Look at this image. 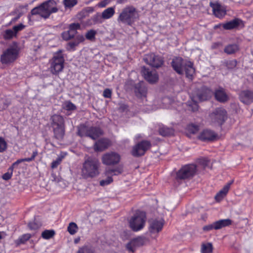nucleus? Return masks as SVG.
<instances>
[{"label":"nucleus","instance_id":"obj_24","mask_svg":"<svg viewBox=\"0 0 253 253\" xmlns=\"http://www.w3.org/2000/svg\"><path fill=\"white\" fill-rule=\"evenodd\" d=\"M214 96L216 99L221 102H224L228 99V95L225 90L221 87H219L215 90Z\"/></svg>","mask_w":253,"mask_h":253},{"label":"nucleus","instance_id":"obj_11","mask_svg":"<svg viewBox=\"0 0 253 253\" xmlns=\"http://www.w3.org/2000/svg\"><path fill=\"white\" fill-rule=\"evenodd\" d=\"M196 167L195 165H188L182 167L177 173L178 179H185L192 176L195 173Z\"/></svg>","mask_w":253,"mask_h":253},{"label":"nucleus","instance_id":"obj_9","mask_svg":"<svg viewBox=\"0 0 253 253\" xmlns=\"http://www.w3.org/2000/svg\"><path fill=\"white\" fill-rule=\"evenodd\" d=\"M211 95V91L209 89H206L200 92L192 99L191 102H188L189 109L193 112L196 111L198 109V105L197 103V100L200 101H203L207 100Z\"/></svg>","mask_w":253,"mask_h":253},{"label":"nucleus","instance_id":"obj_56","mask_svg":"<svg viewBox=\"0 0 253 253\" xmlns=\"http://www.w3.org/2000/svg\"><path fill=\"white\" fill-rule=\"evenodd\" d=\"M12 176V173L6 172L2 175V178L4 180H9Z\"/></svg>","mask_w":253,"mask_h":253},{"label":"nucleus","instance_id":"obj_57","mask_svg":"<svg viewBox=\"0 0 253 253\" xmlns=\"http://www.w3.org/2000/svg\"><path fill=\"white\" fill-rule=\"evenodd\" d=\"M23 162V159H19L17 160L15 162H14L11 167V169H13L14 168L17 166L18 164Z\"/></svg>","mask_w":253,"mask_h":253},{"label":"nucleus","instance_id":"obj_40","mask_svg":"<svg viewBox=\"0 0 253 253\" xmlns=\"http://www.w3.org/2000/svg\"><path fill=\"white\" fill-rule=\"evenodd\" d=\"M96 34L97 32L95 30L91 29L87 32L85 36L87 40L93 41L95 39Z\"/></svg>","mask_w":253,"mask_h":253},{"label":"nucleus","instance_id":"obj_48","mask_svg":"<svg viewBox=\"0 0 253 253\" xmlns=\"http://www.w3.org/2000/svg\"><path fill=\"white\" fill-rule=\"evenodd\" d=\"M28 227L31 230H36L40 227V225L36 222L32 221L29 223Z\"/></svg>","mask_w":253,"mask_h":253},{"label":"nucleus","instance_id":"obj_32","mask_svg":"<svg viewBox=\"0 0 253 253\" xmlns=\"http://www.w3.org/2000/svg\"><path fill=\"white\" fill-rule=\"evenodd\" d=\"M239 49V47L237 44H231L226 46L224 48V51L227 54H232Z\"/></svg>","mask_w":253,"mask_h":253},{"label":"nucleus","instance_id":"obj_6","mask_svg":"<svg viewBox=\"0 0 253 253\" xmlns=\"http://www.w3.org/2000/svg\"><path fill=\"white\" fill-rule=\"evenodd\" d=\"M138 14L136 9L132 6H128L124 8L120 14L118 21L131 25L137 17Z\"/></svg>","mask_w":253,"mask_h":253},{"label":"nucleus","instance_id":"obj_43","mask_svg":"<svg viewBox=\"0 0 253 253\" xmlns=\"http://www.w3.org/2000/svg\"><path fill=\"white\" fill-rule=\"evenodd\" d=\"M93 21L95 23H102L103 22L104 19L102 17V14H97L93 16L92 18Z\"/></svg>","mask_w":253,"mask_h":253},{"label":"nucleus","instance_id":"obj_62","mask_svg":"<svg viewBox=\"0 0 253 253\" xmlns=\"http://www.w3.org/2000/svg\"><path fill=\"white\" fill-rule=\"evenodd\" d=\"M78 242H79V239H78V240L76 239V240H75V242L76 243H78Z\"/></svg>","mask_w":253,"mask_h":253},{"label":"nucleus","instance_id":"obj_21","mask_svg":"<svg viewBox=\"0 0 253 253\" xmlns=\"http://www.w3.org/2000/svg\"><path fill=\"white\" fill-rule=\"evenodd\" d=\"M164 222L163 220H153L150 221L149 230L150 232L158 233L163 228Z\"/></svg>","mask_w":253,"mask_h":253},{"label":"nucleus","instance_id":"obj_47","mask_svg":"<svg viewBox=\"0 0 253 253\" xmlns=\"http://www.w3.org/2000/svg\"><path fill=\"white\" fill-rule=\"evenodd\" d=\"M31 238V235L30 234H26L22 235L19 240L21 243H24L25 242L28 241Z\"/></svg>","mask_w":253,"mask_h":253},{"label":"nucleus","instance_id":"obj_39","mask_svg":"<svg viewBox=\"0 0 253 253\" xmlns=\"http://www.w3.org/2000/svg\"><path fill=\"white\" fill-rule=\"evenodd\" d=\"M75 33L70 30L65 31L62 33V37L64 40L68 41L74 37Z\"/></svg>","mask_w":253,"mask_h":253},{"label":"nucleus","instance_id":"obj_2","mask_svg":"<svg viewBox=\"0 0 253 253\" xmlns=\"http://www.w3.org/2000/svg\"><path fill=\"white\" fill-rule=\"evenodd\" d=\"M173 69L179 74H185L186 77L192 79L195 73L193 63L190 61H184L181 57H176L171 63Z\"/></svg>","mask_w":253,"mask_h":253},{"label":"nucleus","instance_id":"obj_52","mask_svg":"<svg viewBox=\"0 0 253 253\" xmlns=\"http://www.w3.org/2000/svg\"><path fill=\"white\" fill-rule=\"evenodd\" d=\"M103 95L105 98H110L111 97L112 91L110 89L106 88L104 90Z\"/></svg>","mask_w":253,"mask_h":253},{"label":"nucleus","instance_id":"obj_60","mask_svg":"<svg viewBox=\"0 0 253 253\" xmlns=\"http://www.w3.org/2000/svg\"><path fill=\"white\" fill-rule=\"evenodd\" d=\"M127 1V0H118L117 3H123L126 2Z\"/></svg>","mask_w":253,"mask_h":253},{"label":"nucleus","instance_id":"obj_50","mask_svg":"<svg viewBox=\"0 0 253 253\" xmlns=\"http://www.w3.org/2000/svg\"><path fill=\"white\" fill-rule=\"evenodd\" d=\"M78 253H93L92 251L86 247H84L79 250Z\"/></svg>","mask_w":253,"mask_h":253},{"label":"nucleus","instance_id":"obj_22","mask_svg":"<svg viewBox=\"0 0 253 253\" xmlns=\"http://www.w3.org/2000/svg\"><path fill=\"white\" fill-rule=\"evenodd\" d=\"M110 145V140L108 139L103 138L95 142L94 148L96 151H102L107 148Z\"/></svg>","mask_w":253,"mask_h":253},{"label":"nucleus","instance_id":"obj_8","mask_svg":"<svg viewBox=\"0 0 253 253\" xmlns=\"http://www.w3.org/2000/svg\"><path fill=\"white\" fill-rule=\"evenodd\" d=\"M227 118V113L225 109L218 108L209 115L210 123L214 126H221Z\"/></svg>","mask_w":253,"mask_h":253},{"label":"nucleus","instance_id":"obj_61","mask_svg":"<svg viewBox=\"0 0 253 253\" xmlns=\"http://www.w3.org/2000/svg\"><path fill=\"white\" fill-rule=\"evenodd\" d=\"M18 19V17H16L12 19L11 22L16 21Z\"/></svg>","mask_w":253,"mask_h":253},{"label":"nucleus","instance_id":"obj_1","mask_svg":"<svg viewBox=\"0 0 253 253\" xmlns=\"http://www.w3.org/2000/svg\"><path fill=\"white\" fill-rule=\"evenodd\" d=\"M20 47L17 42H13L0 55V61L3 65H10L14 63L19 57Z\"/></svg>","mask_w":253,"mask_h":253},{"label":"nucleus","instance_id":"obj_37","mask_svg":"<svg viewBox=\"0 0 253 253\" xmlns=\"http://www.w3.org/2000/svg\"><path fill=\"white\" fill-rule=\"evenodd\" d=\"M64 158V155L62 154H61L59 156H58V158L55 161H53L52 162L51 165V168L52 169L56 168L58 166V165H59L61 164Z\"/></svg>","mask_w":253,"mask_h":253},{"label":"nucleus","instance_id":"obj_44","mask_svg":"<svg viewBox=\"0 0 253 253\" xmlns=\"http://www.w3.org/2000/svg\"><path fill=\"white\" fill-rule=\"evenodd\" d=\"M171 130L167 127H163L160 128L159 132L162 136L169 135L170 133Z\"/></svg>","mask_w":253,"mask_h":253},{"label":"nucleus","instance_id":"obj_38","mask_svg":"<svg viewBox=\"0 0 253 253\" xmlns=\"http://www.w3.org/2000/svg\"><path fill=\"white\" fill-rule=\"evenodd\" d=\"M63 108L68 111L74 110L76 109V106L70 101L65 102L63 104Z\"/></svg>","mask_w":253,"mask_h":253},{"label":"nucleus","instance_id":"obj_35","mask_svg":"<svg viewBox=\"0 0 253 253\" xmlns=\"http://www.w3.org/2000/svg\"><path fill=\"white\" fill-rule=\"evenodd\" d=\"M55 235V231L53 230H45L42 232V237L44 239H49Z\"/></svg>","mask_w":253,"mask_h":253},{"label":"nucleus","instance_id":"obj_27","mask_svg":"<svg viewBox=\"0 0 253 253\" xmlns=\"http://www.w3.org/2000/svg\"><path fill=\"white\" fill-rule=\"evenodd\" d=\"M103 134L101 129L97 126H90L89 137L92 139H96Z\"/></svg>","mask_w":253,"mask_h":253},{"label":"nucleus","instance_id":"obj_42","mask_svg":"<svg viewBox=\"0 0 253 253\" xmlns=\"http://www.w3.org/2000/svg\"><path fill=\"white\" fill-rule=\"evenodd\" d=\"M199 129V127L198 125L191 124L187 126V130L192 133H196Z\"/></svg>","mask_w":253,"mask_h":253},{"label":"nucleus","instance_id":"obj_12","mask_svg":"<svg viewBox=\"0 0 253 253\" xmlns=\"http://www.w3.org/2000/svg\"><path fill=\"white\" fill-rule=\"evenodd\" d=\"M151 144L148 141H142L135 145L132 148L131 154L134 157L143 155L150 147Z\"/></svg>","mask_w":253,"mask_h":253},{"label":"nucleus","instance_id":"obj_63","mask_svg":"<svg viewBox=\"0 0 253 253\" xmlns=\"http://www.w3.org/2000/svg\"><path fill=\"white\" fill-rule=\"evenodd\" d=\"M233 62H234V65H235L236 61H233Z\"/></svg>","mask_w":253,"mask_h":253},{"label":"nucleus","instance_id":"obj_3","mask_svg":"<svg viewBox=\"0 0 253 253\" xmlns=\"http://www.w3.org/2000/svg\"><path fill=\"white\" fill-rule=\"evenodd\" d=\"M57 11L56 1L54 0H49L42 3L39 6L34 8L31 13L32 15L38 14L46 19L51 13H55Z\"/></svg>","mask_w":253,"mask_h":253},{"label":"nucleus","instance_id":"obj_59","mask_svg":"<svg viewBox=\"0 0 253 253\" xmlns=\"http://www.w3.org/2000/svg\"><path fill=\"white\" fill-rule=\"evenodd\" d=\"M5 236V234L4 232H0V240L3 238Z\"/></svg>","mask_w":253,"mask_h":253},{"label":"nucleus","instance_id":"obj_45","mask_svg":"<svg viewBox=\"0 0 253 253\" xmlns=\"http://www.w3.org/2000/svg\"><path fill=\"white\" fill-rule=\"evenodd\" d=\"M78 45L79 44H78V42H77L76 41L74 40V41L69 42L67 44V48L68 50H74L75 47L78 46Z\"/></svg>","mask_w":253,"mask_h":253},{"label":"nucleus","instance_id":"obj_54","mask_svg":"<svg viewBox=\"0 0 253 253\" xmlns=\"http://www.w3.org/2000/svg\"><path fill=\"white\" fill-rule=\"evenodd\" d=\"M85 39L83 35H78L76 37L75 40L77 42H78V44H79L80 43L83 42H84Z\"/></svg>","mask_w":253,"mask_h":253},{"label":"nucleus","instance_id":"obj_13","mask_svg":"<svg viewBox=\"0 0 253 253\" xmlns=\"http://www.w3.org/2000/svg\"><path fill=\"white\" fill-rule=\"evenodd\" d=\"M144 60L147 64L156 68L161 67L164 62L161 56L155 55L153 53L146 55Z\"/></svg>","mask_w":253,"mask_h":253},{"label":"nucleus","instance_id":"obj_55","mask_svg":"<svg viewBox=\"0 0 253 253\" xmlns=\"http://www.w3.org/2000/svg\"><path fill=\"white\" fill-rule=\"evenodd\" d=\"M109 2V0H103L98 3V6L100 7H104L108 4Z\"/></svg>","mask_w":253,"mask_h":253},{"label":"nucleus","instance_id":"obj_36","mask_svg":"<svg viewBox=\"0 0 253 253\" xmlns=\"http://www.w3.org/2000/svg\"><path fill=\"white\" fill-rule=\"evenodd\" d=\"M78 227L75 222H71L69 224L67 230L71 235H74L78 231Z\"/></svg>","mask_w":253,"mask_h":253},{"label":"nucleus","instance_id":"obj_19","mask_svg":"<svg viewBox=\"0 0 253 253\" xmlns=\"http://www.w3.org/2000/svg\"><path fill=\"white\" fill-rule=\"evenodd\" d=\"M217 136V134L213 131L206 129L203 130L199 135L198 138L203 141H212Z\"/></svg>","mask_w":253,"mask_h":253},{"label":"nucleus","instance_id":"obj_51","mask_svg":"<svg viewBox=\"0 0 253 253\" xmlns=\"http://www.w3.org/2000/svg\"><path fill=\"white\" fill-rule=\"evenodd\" d=\"M38 154V152L37 151H34L33 152L32 155L30 158H24L23 159V162H31L34 160L35 157L37 156Z\"/></svg>","mask_w":253,"mask_h":253},{"label":"nucleus","instance_id":"obj_28","mask_svg":"<svg viewBox=\"0 0 253 253\" xmlns=\"http://www.w3.org/2000/svg\"><path fill=\"white\" fill-rule=\"evenodd\" d=\"M214 230H218L231 224L232 221L229 219H221L213 222Z\"/></svg>","mask_w":253,"mask_h":253},{"label":"nucleus","instance_id":"obj_20","mask_svg":"<svg viewBox=\"0 0 253 253\" xmlns=\"http://www.w3.org/2000/svg\"><path fill=\"white\" fill-rule=\"evenodd\" d=\"M222 27L225 30H232L238 27H244L243 21L239 18H235L233 20L222 24Z\"/></svg>","mask_w":253,"mask_h":253},{"label":"nucleus","instance_id":"obj_17","mask_svg":"<svg viewBox=\"0 0 253 253\" xmlns=\"http://www.w3.org/2000/svg\"><path fill=\"white\" fill-rule=\"evenodd\" d=\"M146 242L144 237H138L131 240L127 245V249L130 252H134L138 247L143 246Z\"/></svg>","mask_w":253,"mask_h":253},{"label":"nucleus","instance_id":"obj_23","mask_svg":"<svg viewBox=\"0 0 253 253\" xmlns=\"http://www.w3.org/2000/svg\"><path fill=\"white\" fill-rule=\"evenodd\" d=\"M233 183V180H231L228 182L223 188L220 190L215 195V199L216 201L219 202L221 201L223 198L227 194L231 185Z\"/></svg>","mask_w":253,"mask_h":253},{"label":"nucleus","instance_id":"obj_18","mask_svg":"<svg viewBox=\"0 0 253 253\" xmlns=\"http://www.w3.org/2000/svg\"><path fill=\"white\" fill-rule=\"evenodd\" d=\"M213 14L217 18H222L226 14V8L218 3H210Z\"/></svg>","mask_w":253,"mask_h":253},{"label":"nucleus","instance_id":"obj_46","mask_svg":"<svg viewBox=\"0 0 253 253\" xmlns=\"http://www.w3.org/2000/svg\"><path fill=\"white\" fill-rule=\"evenodd\" d=\"M64 5L66 7H71L77 3L76 0H64Z\"/></svg>","mask_w":253,"mask_h":253},{"label":"nucleus","instance_id":"obj_26","mask_svg":"<svg viewBox=\"0 0 253 253\" xmlns=\"http://www.w3.org/2000/svg\"><path fill=\"white\" fill-rule=\"evenodd\" d=\"M52 127L65 126L64 118L59 115H53L51 117Z\"/></svg>","mask_w":253,"mask_h":253},{"label":"nucleus","instance_id":"obj_16","mask_svg":"<svg viewBox=\"0 0 253 253\" xmlns=\"http://www.w3.org/2000/svg\"><path fill=\"white\" fill-rule=\"evenodd\" d=\"M141 73L145 79L151 84L155 83L158 80V75L155 71H150L148 69L143 67Z\"/></svg>","mask_w":253,"mask_h":253},{"label":"nucleus","instance_id":"obj_49","mask_svg":"<svg viewBox=\"0 0 253 253\" xmlns=\"http://www.w3.org/2000/svg\"><path fill=\"white\" fill-rule=\"evenodd\" d=\"M80 25L79 23H72L69 26V30L71 32L75 31V30L80 29ZM73 33H75L73 32Z\"/></svg>","mask_w":253,"mask_h":253},{"label":"nucleus","instance_id":"obj_41","mask_svg":"<svg viewBox=\"0 0 253 253\" xmlns=\"http://www.w3.org/2000/svg\"><path fill=\"white\" fill-rule=\"evenodd\" d=\"M7 143L4 138L0 136V153H2L6 150Z\"/></svg>","mask_w":253,"mask_h":253},{"label":"nucleus","instance_id":"obj_14","mask_svg":"<svg viewBox=\"0 0 253 253\" xmlns=\"http://www.w3.org/2000/svg\"><path fill=\"white\" fill-rule=\"evenodd\" d=\"M25 26L21 23L13 27L12 29L5 30L3 33V37L6 40H11L17 36V33L23 30Z\"/></svg>","mask_w":253,"mask_h":253},{"label":"nucleus","instance_id":"obj_29","mask_svg":"<svg viewBox=\"0 0 253 253\" xmlns=\"http://www.w3.org/2000/svg\"><path fill=\"white\" fill-rule=\"evenodd\" d=\"M55 137L58 139H63L65 134V126L52 127Z\"/></svg>","mask_w":253,"mask_h":253},{"label":"nucleus","instance_id":"obj_31","mask_svg":"<svg viewBox=\"0 0 253 253\" xmlns=\"http://www.w3.org/2000/svg\"><path fill=\"white\" fill-rule=\"evenodd\" d=\"M115 13L114 7H110L105 9L101 13L104 20L109 19L112 18Z\"/></svg>","mask_w":253,"mask_h":253},{"label":"nucleus","instance_id":"obj_30","mask_svg":"<svg viewBox=\"0 0 253 253\" xmlns=\"http://www.w3.org/2000/svg\"><path fill=\"white\" fill-rule=\"evenodd\" d=\"M136 95L140 98L146 97L147 93V89L144 85H142L141 84L137 85L135 88Z\"/></svg>","mask_w":253,"mask_h":253},{"label":"nucleus","instance_id":"obj_15","mask_svg":"<svg viewBox=\"0 0 253 253\" xmlns=\"http://www.w3.org/2000/svg\"><path fill=\"white\" fill-rule=\"evenodd\" d=\"M123 170L121 168L114 169H108L105 171V174L107 176L106 179L102 180L100 181V185L104 186L110 184L113 181L112 176L113 175H118L122 172Z\"/></svg>","mask_w":253,"mask_h":253},{"label":"nucleus","instance_id":"obj_34","mask_svg":"<svg viewBox=\"0 0 253 253\" xmlns=\"http://www.w3.org/2000/svg\"><path fill=\"white\" fill-rule=\"evenodd\" d=\"M213 251V246L211 243H203L201 245V253H212Z\"/></svg>","mask_w":253,"mask_h":253},{"label":"nucleus","instance_id":"obj_4","mask_svg":"<svg viewBox=\"0 0 253 253\" xmlns=\"http://www.w3.org/2000/svg\"><path fill=\"white\" fill-rule=\"evenodd\" d=\"M99 162L95 159L88 158L83 165L81 175L84 178H93L99 173Z\"/></svg>","mask_w":253,"mask_h":253},{"label":"nucleus","instance_id":"obj_58","mask_svg":"<svg viewBox=\"0 0 253 253\" xmlns=\"http://www.w3.org/2000/svg\"><path fill=\"white\" fill-rule=\"evenodd\" d=\"M201 162H200L201 163H202L203 165H207L208 163V160L206 158H202L201 159Z\"/></svg>","mask_w":253,"mask_h":253},{"label":"nucleus","instance_id":"obj_25","mask_svg":"<svg viewBox=\"0 0 253 253\" xmlns=\"http://www.w3.org/2000/svg\"><path fill=\"white\" fill-rule=\"evenodd\" d=\"M240 98L245 104H250L253 101V93L249 90H244L241 92Z\"/></svg>","mask_w":253,"mask_h":253},{"label":"nucleus","instance_id":"obj_33","mask_svg":"<svg viewBox=\"0 0 253 253\" xmlns=\"http://www.w3.org/2000/svg\"><path fill=\"white\" fill-rule=\"evenodd\" d=\"M90 127L86 126L84 125L78 127V134L80 136H86L89 137Z\"/></svg>","mask_w":253,"mask_h":253},{"label":"nucleus","instance_id":"obj_5","mask_svg":"<svg viewBox=\"0 0 253 253\" xmlns=\"http://www.w3.org/2000/svg\"><path fill=\"white\" fill-rule=\"evenodd\" d=\"M64 62L62 50H59L54 52L52 58L49 61V69L51 73L56 75L62 72L64 68Z\"/></svg>","mask_w":253,"mask_h":253},{"label":"nucleus","instance_id":"obj_53","mask_svg":"<svg viewBox=\"0 0 253 253\" xmlns=\"http://www.w3.org/2000/svg\"><path fill=\"white\" fill-rule=\"evenodd\" d=\"M203 230L205 231H209L212 229H214V223H212L203 227Z\"/></svg>","mask_w":253,"mask_h":253},{"label":"nucleus","instance_id":"obj_10","mask_svg":"<svg viewBox=\"0 0 253 253\" xmlns=\"http://www.w3.org/2000/svg\"><path fill=\"white\" fill-rule=\"evenodd\" d=\"M121 160L120 155L115 152H110L104 154L102 157V162L107 166L118 164Z\"/></svg>","mask_w":253,"mask_h":253},{"label":"nucleus","instance_id":"obj_7","mask_svg":"<svg viewBox=\"0 0 253 253\" xmlns=\"http://www.w3.org/2000/svg\"><path fill=\"white\" fill-rule=\"evenodd\" d=\"M146 214L144 212L138 211L129 220L131 229L134 231H138L143 228L146 222Z\"/></svg>","mask_w":253,"mask_h":253}]
</instances>
